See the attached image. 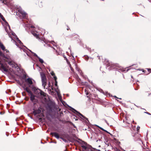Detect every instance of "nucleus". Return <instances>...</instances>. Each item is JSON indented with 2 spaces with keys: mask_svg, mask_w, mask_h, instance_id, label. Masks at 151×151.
I'll return each mask as SVG.
<instances>
[{
  "mask_svg": "<svg viewBox=\"0 0 151 151\" xmlns=\"http://www.w3.org/2000/svg\"><path fill=\"white\" fill-rule=\"evenodd\" d=\"M3 53H2V52L0 51V55H1V54H2Z\"/></svg>",
  "mask_w": 151,
  "mask_h": 151,
  "instance_id": "aec40b11",
  "label": "nucleus"
},
{
  "mask_svg": "<svg viewBox=\"0 0 151 151\" xmlns=\"http://www.w3.org/2000/svg\"><path fill=\"white\" fill-rule=\"evenodd\" d=\"M31 94L30 99L31 101H33L35 99V96L32 93Z\"/></svg>",
  "mask_w": 151,
  "mask_h": 151,
  "instance_id": "1a4fd4ad",
  "label": "nucleus"
},
{
  "mask_svg": "<svg viewBox=\"0 0 151 151\" xmlns=\"http://www.w3.org/2000/svg\"><path fill=\"white\" fill-rule=\"evenodd\" d=\"M30 27L31 28H35V27L34 26H31Z\"/></svg>",
  "mask_w": 151,
  "mask_h": 151,
  "instance_id": "a211bd4d",
  "label": "nucleus"
},
{
  "mask_svg": "<svg viewBox=\"0 0 151 151\" xmlns=\"http://www.w3.org/2000/svg\"><path fill=\"white\" fill-rule=\"evenodd\" d=\"M70 65V68H71V70H72L73 71V69L72 68H71V65Z\"/></svg>",
  "mask_w": 151,
  "mask_h": 151,
  "instance_id": "6ab92c4d",
  "label": "nucleus"
},
{
  "mask_svg": "<svg viewBox=\"0 0 151 151\" xmlns=\"http://www.w3.org/2000/svg\"><path fill=\"white\" fill-rule=\"evenodd\" d=\"M147 70L148 71V73H147V74H149L150 73H151V69H150V68H147V69H146L144 71H143V72H144V73H146V72L147 71Z\"/></svg>",
  "mask_w": 151,
  "mask_h": 151,
  "instance_id": "6e6552de",
  "label": "nucleus"
},
{
  "mask_svg": "<svg viewBox=\"0 0 151 151\" xmlns=\"http://www.w3.org/2000/svg\"><path fill=\"white\" fill-rule=\"evenodd\" d=\"M39 61L41 63H43V60L42 59H39Z\"/></svg>",
  "mask_w": 151,
  "mask_h": 151,
  "instance_id": "2eb2a0df",
  "label": "nucleus"
},
{
  "mask_svg": "<svg viewBox=\"0 0 151 151\" xmlns=\"http://www.w3.org/2000/svg\"><path fill=\"white\" fill-rule=\"evenodd\" d=\"M1 56L3 57L4 58H5L6 57H5V55L4 54H3L2 55V54H1Z\"/></svg>",
  "mask_w": 151,
  "mask_h": 151,
  "instance_id": "dca6fc26",
  "label": "nucleus"
},
{
  "mask_svg": "<svg viewBox=\"0 0 151 151\" xmlns=\"http://www.w3.org/2000/svg\"><path fill=\"white\" fill-rule=\"evenodd\" d=\"M1 61L0 60V65H1Z\"/></svg>",
  "mask_w": 151,
  "mask_h": 151,
  "instance_id": "412c9836",
  "label": "nucleus"
},
{
  "mask_svg": "<svg viewBox=\"0 0 151 151\" xmlns=\"http://www.w3.org/2000/svg\"><path fill=\"white\" fill-rule=\"evenodd\" d=\"M45 30L43 29H42V33L41 34V35H44L45 33Z\"/></svg>",
  "mask_w": 151,
  "mask_h": 151,
  "instance_id": "4468645a",
  "label": "nucleus"
},
{
  "mask_svg": "<svg viewBox=\"0 0 151 151\" xmlns=\"http://www.w3.org/2000/svg\"><path fill=\"white\" fill-rule=\"evenodd\" d=\"M101 129L102 130H103V129L102 128H101Z\"/></svg>",
  "mask_w": 151,
  "mask_h": 151,
  "instance_id": "4be33fe9",
  "label": "nucleus"
},
{
  "mask_svg": "<svg viewBox=\"0 0 151 151\" xmlns=\"http://www.w3.org/2000/svg\"><path fill=\"white\" fill-rule=\"evenodd\" d=\"M82 147L84 150H86L87 148L86 147L84 146H82Z\"/></svg>",
  "mask_w": 151,
  "mask_h": 151,
  "instance_id": "f3484780",
  "label": "nucleus"
},
{
  "mask_svg": "<svg viewBox=\"0 0 151 151\" xmlns=\"http://www.w3.org/2000/svg\"><path fill=\"white\" fill-rule=\"evenodd\" d=\"M67 29L68 30H69V29Z\"/></svg>",
  "mask_w": 151,
  "mask_h": 151,
  "instance_id": "5701e85b",
  "label": "nucleus"
},
{
  "mask_svg": "<svg viewBox=\"0 0 151 151\" xmlns=\"http://www.w3.org/2000/svg\"><path fill=\"white\" fill-rule=\"evenodd\" d=\"M0 47L3 51H5L6 53L9 52V51L6 49L5 46L1 42H0Z\"/></svg>",
  "mask_w": 151,
  "mask_h": 151,
  "instance_id": "f03ea898",
  "label": "nucleus"
},
{
  "mask_svg": "<svg viewBox=\"0 0 151 151\" xmlns=\"http://www.w3.org/2000/svg\"><path fill=\"white\" fill-rule=\"evenodd\" d=\"M0 17L4 21H5V20L3 16L1 14H0Z\"/></svg>",
  "mask_w": 151,
  "mask_h": 151,
  "instance_id": "f8f14e48",
  "label": "nucleus"
},
{
  "mask_svg": "<svg viewBox=\"0 0 151 151\" xmlns=\"http://www.w3.org/2000/svg\"><path fill=\"white\" fill-rule=\"evenodd\" d=\"M50 74H51V75L52 76H53V78H54V77H56V76H55V74L54 73V72L53 71H52L51 73H50Z\"/></svg>",
  "mask_w": 151,
  "mask_h": 151,
  "instance_id": "ddd939ff",
  "label": "nucleus"
},
{
  "mask_svg": "<svg viewBox=\"0 0 151 151\" xmlns=\"http://www.w3.org/2000/svg\"><path fill=\"white\" fill-rule=\"evenodd\" d=\"M25 90L26 91L29 93L31 94L32 93V92L30 89L28 88H25Z\"/></svg>",
  "mask_w": 151,
  "mask_h": 151,
  "instance_id": "9d476101",
  "label": "nucleus"
},
{
  "mask_svg": "<svg viewBox=\"0 0 151 151\" xmlns=\"http://www.w3.org/2000/svg\"><path fill=\"white\" fill-rule=\"evenodd\" d=\"M57 78L56 77H54V80L55 82V85L56 86H57Z\"/></svg>",
  "mask_w": 151,
  "mask_h": 151,
  "instance_id": "9b49d317",
  "label": "nucleus"
},
{
  "mask_svg": "<svg viewBox=\"0 0 151 151\" xmlns=\"http://www.w3.org/2000/svg\"><path fill=\"white\" fill-rule=\"evenodd\" d=\"M0 69L5 72H7L9 70V66L6 64H1Z\"/></svg>",
  "mask_w": 151,
  "mask_h": 151,
  "instance_id": "f257e3e1",
  "label": "nucleus"
},
{
  "mask_svg": "<svg viewBox=\"0 0 151 151\" xmlns=\"http://www.w3.org/2000/svg\"><path fill=\"white\" fill-rule=\"evenodd\" d=\"M51 134L53 136H55L56 138L57 139H58L59 137V134L56 132L52 133Z\"/></svg>",
  "mask_w": 151,
  "mask_h": 151,
  "instance_id": "39448f33",
  "label": "nucleus"
},
{
  "mask_svg": "<svg viewBox=\"0 0 151 151\" xmlns=\"http://www.w3.org/2000/svg\"><path fill=\"white\" fill-rule=\"evenodd\" d=\"M37 32L36 31H32V33L37 39H40V36L39 35L37 34Z\"/></svg>",
  "mask_w": 151,
  "mask_h": 151,
  "instance_id": "20e7f679",
  "label": "nucleus"
},
{
  "mask_svg": "<svg viewBox=\"0 0 151 151\" xmlns=\"http://www.w3.org/2000/svg\"><path fill=\"white\" fill-rule=\"evenodd\" d=\"M42 81L43 83H46V78L45 75L44 73L41 74Z\"/></svg>",
  "mask_w": 151,
  "mask_h": 151,
  "instance_id": "7ed1b4c3",
  "label": "nucleus"
},
{
  "mask_svg": "<svg viewBox=\"0 0 151 151\" xmlns=\"http://www.w3.org/2000/svg\"><path fill=\"white\" fill-rule=\"evenodd\" d=\"M20 13L22 15V16L23 17H26L27 14L26 13L22 11H19Z\"/></svg>",
  "mask_w": 151,
  "mask_h": 151,
  "instance_id": "0eeeda50",
  "label": "nucleus"
},
{
  "mask_svg": "<svg viewBox=\"0 0 151 151\" xmlns=\"http://www.w3.org/2000/svg\"><path fill=\"white\" fill-rule=\"evenodd\" d=\"M26 81L30 85H32L33 83L32 79L29 78H27L26 80Z\"/></svg>",
  "mask_w": 151,
  "mask_h": 151,
  "instance_id": "423d86ee",
  "label": "nucleus"
}]
</instances>
